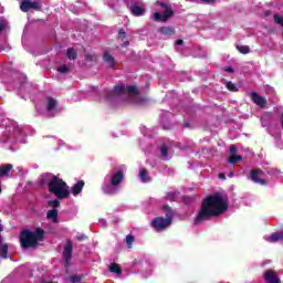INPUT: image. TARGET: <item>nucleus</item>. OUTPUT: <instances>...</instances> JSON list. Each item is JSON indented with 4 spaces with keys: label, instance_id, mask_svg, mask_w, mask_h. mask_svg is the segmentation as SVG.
Returning <instances> with one entry per match:
<instances>
[{
    "label": "nucleus",
    "instance_id": "f257e3e1",
    "mask_svg": "<svg viewBox=\"0 0 283 283\" xmlns=\"http://www.w3.org/2000/svg\"><path fill=\"white\" fill-rule=\"evenodd\" d=\"M229 209V202L224 200L222 193L216 192L209 197H207L202 203L201 208L198 211L195 218V224H202L205 220H209L210 218H217L218 216H222L224 211Z\"/></svg>",
    "mask_w": 283,
    "mask_h": 283
},
{
    "label": "nucleus",
    "instance_id": "f03ea898",
    "mask_svg": "<svg viewBox=\"0 0 283 283\" xmlns=\"http://www.w3.org/2000/svg\"><path fill=\"white\" fill-rule=\"evenodd\" d=\"M43 240H45V230H43V228H36L35 232L24 229L20 233V245L24 251H28V249H36L39 242H43Z\"/></svg>",
    "mask_w": 283,
    "mask_h": 283
},
{
    "label": "nucleus",
    "instance_id": "7ed1b4c3",
    "mask_svg": "<svg viewBox=\"0 0 283 283\" xmlns=\"http://www.w3.org/2000/svg\"><path fill=\"white\" fill-rule=\"evenodd\" d=\"M50 193H53L59 198V200H65L70 198V186L59 178L57 176H53L48 184Z\"/></svg>",
    "mask_w": 283,
    "mask_h": 283
},
{
    "label": "nucleus",
    "instance_id": "20e7f679",
    "mask_svg": "<svg viewBox=\"0 0 283 283\" xmlns=\"http://www.w3.org/2000/svg\"><path fill=\"white\" fill-rule=\"evenodd\" d=\"M163 211L166 212V218L156 217L151 220L150 224L155 231H165L166 229H169V226L174 222V210L169 205L164 206Z\"/></svg>",
    "mask_w": 283,
    "mask_h": 283
},
{
    "label": "nucleus",
    "instance_id": "39448f33",
    "mask_svg": "<svg viewBox=\"0 0 283 283\" xmlns=\"http://www.w3.org/2000/svg\"><path fill=\"white\" fill-rule=\"evenodd\" d=\"M156 6H160V8L165 10L163 13L155 12L153 14V19L154 21H156V23H167V21H169V19H171L176 14V12H174V9H171V4L167 2L157 1Z\"/></svg>",
    "mask_w": 283,
    "mask_h": 283
},
{
    "label": "nucleus",
    "instance_id": "423d86ee",
    "mask_svg": "<svg viewBox=\"0 0 283 283\" xmlns=\"http://www.w3.org/2000/svg\"><path fill=\"white\" fill-rule=\"evenodd\" d=\"M262 177H264V170L260 168H254L250 171V180H252V182H255V185H261L262 187H266L269 181Z\"/></svg>",
    "mask_w": 283,
    "mask_h": 283
},
{
    "label": "nucleus",
    "instance_id": "0eeeda50",
    "mask_svg": "<svg viewBox=\"0 0 283 283\" xmlns=\"http://www.w3.org/2000/svg\"><path fill=\"white\" fill-rule=\"evenodd\" d=\"M127 90L125 87V84H118L113 87V91H108L105 95L106 101H114L116 96H123V94H126Z\"/></svg>",
    "mask_w": 283,
    "mask_h": 283
},
{
    "label": "nucleus",
    "instance_id": "6e6552de",
    "mask_svg": "<svg viewBox=\"0 0 283 283\" xmlns=\"http://www.w3.org/2000/svg\"><path fill=\"white\" fill-rule=\"evenodd\" d=\"M21 12H30V10L41 11V3L32 2L31 0H22L20 3Z\"/></svg>",
    "mask_w": 283,
    "mask_h": 283
},
{
    "label": "nucleus",
    "instance_id": "1a4fd4ad",
    "mask_svg": "<svg viewBox=\"0 0 283 283\" xmlns=\"http://www.w3.org/2000/svg\"><path fill=\"white\" fill-rule=\"evenodd\" d=\"M65 266H70V262H72V255H74V244L72 241H67L64 250H63Z\"/></svg>",
    "mask_w": 283,
    "mask_h": 283
},
{
    "label": "nucleus",
    "instance_id": "9d476101",
    "mask_svg": "<svg viewBox=\"0 0 283 283\" xmlns=\"http://www.w3.org/2000/svg\"><path fill=\"white\" fill-rule=\"evenodd\" d=\"M263 279L265 283H282V281H280V277H277V274H275V271L273 270L265 271L263 274Z\"/></svg>",
    "mask_w": 283,
    "mask_h": 283
},
{
    "label": "nucleus",
    "instance_id": "9b49d317",
    "mask_svg": "<svg viewBox=\"0 0 283 283\" xmlns=\"http://www.w3.org/2000/svg\"><path fill=\"white\" fill-rule=\"evenodd\" d=\"M252 102L258 105V107H261V109H264L266 107V98L263 96H260L256 92L251 93Z\"/></svg>",
    "mask_w": 283,
    "mask_h": 283
},
{
    "label": "nucleus",
    "instance_id": "f8f14e48",
    "mask_svg": "<svg viewBox=\"0 0 283 283\" xmlns=\"http://www.w3.org/2000/svg\"><path fill=\"white\" fill-rule=\"evenodd\" d=\"M123 180H125V174L123 172V170H118L117 172L112 175L111 186L118 187V185H120V182H123Z\"/></svg>",
    "mask_w": 283,
    "mask_h": 283
},
{
    "label": "nucleus",
    "instance_id": "ddd939ff",
    "mask_svg": "<svg viewBox=\"0 0 283 283\" xmlns=\"http://www.w3.org/2000/svg\"><path fill=\"white\" fill-rule=\"evenodd\" d=\"M130 13L133 17H143L145 14V8L138 6L137 3H133L130 6Z\"/></svg>",
    "mask_w": 283,
    "mask_h": 283
},
{
    "label": "nucleus",
    "instance_id": "4468645a",
    "mask_svg": "<svg viewBox=\"0 0 283 283\" xmlns=\"http://www.w3.org/2000/svg\"><path fill=\"white\" fill-rule=\"evenodd\" d=\"M158 32L166 36H174V34H176V29L174 27H161L158 29Z\"/></svg>",
    "mask_w": 283,
    "mask_h": 283
},
{
    "label": "nucleus",
    "instance_id": "2eb2a0df",
    "mask_svg": "<svg viewBox=\"0 0 283 283\" xmlns=\"http://www.w3.org/2000/svg\"><path fill=\"white\" fill-rule=\"evenodd\" d=\"M14 166L12 164H3L0 166V178H3V176H8L10 174V170L13 169Z\"/></svg>",
    "mask_w": 283,
    "mask_h": 283
},
{
    "label": "nucleus",
    "instance_id": "dca6fc26",
    "mask_svg": "<svg viewBox=\"0 0 283 283\" xmlns=\"http://www.w3.org/2000/svg\"><path fill=\"white\" fill-rule=\"evenodd\" d=\"M83 187H85V181L80 180L72 187V193L73 196H78L81 191H83Z\"/></svg>",
    "mask_w": 283,
    "mask_h": 283
},
{
    "label": "nucleus",
    "instance_id": "f3484780",
    "mask_svg": "<svg viewBox=\"0 0 283 283\" xmlns=\"http://www.w3.org/2000/svg\"><path fill=\"white\" fill-rule=\"evenodd\" d=\"M103 192L106 193V196H116V193H118V189L116 188V186H103L102 188Z\"/></svg>",
    "mask_w": 283,
    "mask_h": 283
},
{
    "label": "nucleus",
    "instance_id": "a211bd4d",
    "mask_svg": "<svg viewBox=\"0 0 283 283\" xmlns=\"http://www.w3.org/2000/svg\"><path fill=\"white\" fill-rule=\"evenodd\" d=\"M48 104H46V109L48 112H52L56 109L59 106V101L54 99V97H46Z\"/></svg>",
    "mask_w": 283,
    "mask_h": 283
},
{
    "label": "nucleus",
    "instance_id": "6ab92c4d",
    "mask_svg": "<svg viewBox=\"0 0 283 283\" xmlns=\"http://www.w3.org/2000/svg\"><path fill=\"white\" fill-rule=\"evenodd\" d=\"M48 220H52V222H59V210L51 209L46 212Z\"/></svg>",
    "mask_w": 283,
    "mask_h": 283
},
{
    "label": "nucleus",
    "instance_id": "aec40b11",
    "mask_svg": "<svg viewBox=\"0 0 283 283\" xmlns=\"http://www.w3.org/2000/svg\"><path fill=\"white\" fill-rule=\"evenodd\" d=\"M66 57L69 59V61H76V59L78 57V53L74 48H69L66 50Z\"/></svg>",
    "mask_w": 283,
    "mask_h": 283
},
{
    "label": "nucleus",
    "instance_id": "412c9836",
    "mask_svg": "<svg viewBox=\"0 0 283 283\" xmlns=\"http://www.w3.org/2000/svg\"><path fill=\"white\" fill-rule=\"evenodd\" d=\"M105 63H108V67H114L116 65V60L109 54V52H105L103 56Z\"/></svg>",
    "mask_w": 283,
    "mask_h": 283
},
{
    "label": "nucleus",
    "instance_id": "4be33fe9",
    "mask_svg": "<svg viewBox=\"0 0 283 283\" xmlns=\"http://www.w3.org/2000/svg\"><path fill=\"white\" fill-rule=\"evenodd\" d=\"M139 178L142 182H151V177L149 176V172L145 168L139 171Z\"/></svg>",
    "mask_w": 283,
    "mask_h": 283
},
{
    "label": "nucleus",
    "instance_id": "5701e85b",
    "mask_svg": "<svg viewBox=\"0 0 283 283\" xmlns=\"http://www.w3.org/2000/svg\"><path fill=\"white\" fill-rule=\"evenodd\" d=\"M109 271L111 273H116V275L123 274V269H120V265H118L117 263H112L109 265Z\"/></svg>",
    "mask_w": 283,
    "mask_h": 283
},
{
    "label": "nucleus",
    "instance_id": "b1692460",
    "mask_svg": "<svg viewBox=\"0 0 283 283\" xmlns=\"http://www.w3.org/2000/svg\"><path fill=\"white\" fill-rule=\"evenodd\" d=\"M280 240H283V232H273L270 235V242H280Z\"/></svg>",
    "mask_w": 283,
    "mask_h": 283
},
{
    "label": "nucleus",
    "instance_id": "393cba45",
    "mask_svg": "<svg viewBox=\"0 0 283 283\" xmlns=\"http://www.w3.org/2000/svg\"><path fill=\"white\" fill-rule=\"evenodd\" d=\"M180 196V192L178 191H170L166 193V200H169V202H176V198Z\"/></svg>",
    "mask_w": 283,
    "mask_h": 283
},
{
    "label": "nucleus",
    "instance_id": "a878e982",
    "mask_svg": "<svg viewBox=\"0 0 283 283\" xmlns=\"http://www.w3.org/2000/svg\"><path fill=\"white\" fill-rule=\"evenodd\" d=\"M242 156L241 155H231L229 157L230 165H235L237 163H241Z\"/></svg>",
    "mask_w": 283,
    "mask_h": 283
},
{
    "label": "nucleus",
    "instance_id": "bb28decb",
    "mask_svg": "<svg viewBox=\"0 0 283 283\" xmlns=\"http://www.w3.org/2000/svg\"><path fill=\"white\" fill-rule=\"evenodd\" d=\"M237 50L241 54H249L251 52V48H249V45H237Z\"/></svg>",
    "mask_w": 283,
    "mask_h": 283
},
{
    "label": "nucleus",
    "instance_id": "cd10ccee",
    "mask_svg": "<svg viewBox=\"0 0 283 283\" xmlns=\"http://www.w3.org/2000/svg\"><path fill=\"white\" fill-rule=\"evenodd\" d=\"M134 242H136V237H134V234L126 235V245L128 249H132Z\"/></svg>",
    "mask_w": 283,
    "mask_h": 283
},
{
    "label": "nucleus",
    "instance_id": "c85d7f7f",
    "mask_svg": "<svg viewBox=\"0 0 283 283\" xmlns=\"http://www.w3.org/2000/svg\"><path fill=\"white\" fill-rule=\"evenodd\" d=\"M0 258H2V260H8V244H3L0 248Z\"/></svg>",
    "mask_w": 283,
    "mask_h": 283
},
{
    "label": "nucleus",
    "instance_id": "c756f323",
    "mask_svg": "<svg viewBox=\"0 0 283 283\" xmlns=\"http://www.w3.org/2000/svg\"><path fill=\"white\" fill-rule=\"evenodd\" d=\"M226 87L229 90V92H238V86H235L233 82H226Z\"/></svg>",
    "mask_w": 283,
    "mask_h": 283
},
{
    "label": "nucleus",
    "instance_id": "7c9ffc66",
    "mask_svg": "<svg viewBox=\"0 0 283 283\" xmlns=\"http://www.w3.org/2000/svg\"><path fill=\"white\" fill-rule=\"evenodd\" d=\"M126 92L129 95L136 96V94H138V88L136 86H127Z\"/></svg>",
    "mask_w": 283,
    "mask_h": 283
},
{
    "label": "nucleus",
    "instance_id": "2f4dec72",
    "mask_svg": "<svg viewBox=\"0 0 283 283\" xmlns=\"http://www.w3.org/2000/svg\"><path fill=\"white\" fill-rule=\"evenodd\" d=\"M117 39H120V41H125V39H127V32H125V29L118 30Z\"/></svg>",
    "mask_w": 283,
    "mask_h": 283
},
{
    "label": "nucleus",
    "instance_id": "473e14b6",
    "mask_svg": "<svg viewBox=\"0 0 283 283\" xmlns=\"http://www.w3.org/2000/svg\"><path fill=\"white\" fill-rule=\"evenodd\" d=\"M49 207H52L53 209H56V208L61 207V201H59V199L50 200L49 201Z\"/></svg>",
    "mask_w": 283,
    "mask_h": 283
},
{
    "label": "nucleus",
    "instance_id": "72a5a7b5",
    "mask_svg": "<svg viewBox=\"0 0 283 283\" xmlns=\"http://www.w3.org/2000/svg\"><path fill=\"white\" fill-rule=\"evenodd\" d=\"M274 23H277V25H282L283 28V15L274 14Z\"/></svg>",
    "mask_w": 283,
    "mask_h": 283
},
{
    "label": "nucleus",
    "instance_id": "f704fd0d",
    "mask_svg": "<svg viewBox=\"0 0 283 283\" xmlns=\"http://www.w3.org/2000/svg\"><path fill=\"white\" fill-rule=\"evenodd\" d=\"M160 151H161V156L164 158H167V156H169V151H168L167 145H161L160 146Z\"/></svg>",
    "mask_w": 283,
    "mask_h": 283
},
{
    "label": "nucleus",
    "instance_id": "c9c22d12",
    "mask_svg": "<svg viewBox=\"0 0 283 283\" xmlns=\"http://www.w3.org/2000/svg\"><path fill=\"white\" fill-rule=\"evenodd\" d=\"M57 72L60 74H67V72H70V67H67V65H62L61 67L57 69Z\"/></svg>",
    "mask_w": 283,
    "mask_h": 283
},
{
    "label": "nucleus",
    "instance_id": "e433bc0d",
    "mask_svg": "<svg viewBox=\"0 0 283 283\" xmlns=\"http://www.w3.org/2000/svg\"><path fill=\"white\" fill-rule=\"evenodd\" d=\"M230 154H231V156H235L238 154V146L231 145L230 146Z\"/></svg>",
    "mask_w": 283,
    "mask_h": 283
},
{
    "label": "nucleus",
    "instance_id": "4c0bfd02",
    "mask_svg": "<svg viewBox=\"0 0 283 283\" xmlns=\"http://www.w3.org/2000/svg\"><path fill=\"white\" fill-rule=\"evenodd\" d=\"M75 240H77V242H83V240H87V235H85V234H77L75 237Z\"/></svg>",
    "mask_w": 283,
    "mask_h": 283
},
{
    "label": "nucleus",
    "instance_id": "58836bf2",
    "mask_svg": "<svg viewBox=\"0 0 283 283\" xmlns=\"http://www.w3.org/2000/svg\"><path fill=\"white\" fill-rule=\"evenodd\" d=\"M84 57H85V61H88V62L94 61V55H92V54H90V53H86V54L84 55Z\"/></svg>",
    "mask_w": 283,
    "mask_h": 283
},
{
    "label": "nucleus",
    "instance_id": "ea45409f",
    "mask_svg": "<svg viewBox=\"0 0 283 283\" xmlns=\"http://www.w3.org/2000/svg\"><path fill=\"white\" fill-rule=\"evenodd\" d=\"M71 282H73V283H78V282H81V276H77V275L72 276V277H71Z\"/></svg>",
    "mask_w": 283,
    "mask_h": 283
},
{
    "label": "nucleus",
    "instance_id": "a19ab883",
    "mask_svg": "<svg viewBox=\"0 0 283 283\" xmlns=\"http://www.w3.org/2000/svg\"><path fill=\"white\" fill-rule=\"evenodd\" d=\"M223 70H224V72H228L229 74H233V72H235V70L231 66L230 67H224Z\"/></svg>",
    "mask_w": 283,
    "mask_h": 283
},
{
    "label": "nucleus",
    "instance_id": "79ce46f5",
    "mask_svg": "<svg viewBox=\"0 0 283 283\" xmlns=\"http://www.w3.org/2000/svg\"><path fill=\"white\" fill-rule=\"evenodd\" d=\"M220 180H227V175L224 172L219 174Z\"/></svg>",
    "mask_w": 283,
    "mask_h": 283
},
{
    "label": "nucleus",
    "instance_id": "37998d69",
    "mask_svg": "<svg viewBox=\"0 0 283 283\" xmlns=\"http://www.w3.org/2000/svg\"><path fill=\"white\" fill-rule=\"evenodd\" d=\"M203 3H216V0H201Z\"/></svg>",
    "mask_w": 283,
    "mask_h": 283
},
{
    "label": "nucleus",
    "instance_id": "c03bdc74",
    "mask_svg": "<svg viewBox=\"0 0 283 283\" xmlns=\"http://www.w3.org/2000/svg\"><path fill=\"white\" fill-rule=\"evenodd\" d=\"M127 46H129V41H124V43L122 44V48H127Z\"/></svg>",
    "mask_w": 283,
    "mask_h": 283
},
{
    "label": "nucleus",
    "instance_id": "a18cd8bd",
    "mask_svg": "<svg viewBox=\"0 0 283 283\" xmlns=\"http://www.w3.org/2000/svg\"><path fill=\"white\" fill-rule=\"evenodd\" d=\"M3 30H6V24L4 23H0V32H3Z\"/></svg>",
    "mask_w": 283,
    "mask_h": 283
},
{
    "label": "nucleus",
    "instance_id": "49530a36",
    "mask_svg": "<svg viewBox=\"0 0 283 283\" xmlns=\"http://www.w3.org/2000/svg\"><path fill=\"white\" fill-rule=\"evenodd\" d=\"M182 43H185V41H182L180 39L176 41V45H182Z\"/></svg>",
    "mask_w": 283,
    "mask_h": 283
},
{
    "label": "nucleus",
    "instance_id": "de8ad7c7",
    "mask_svg": "<svg viewBox=\"0 0 283 283\" xmlns=\"http://www.w3.org/2000/svg\"><path fill=\"white\" fill-rule=\"evenodd\" d=\"M230 178H233V176H235V174H233V171L229 172L228 175Z\"/></svg>",
    "mask_w": 283,
    "mask_h": 283
},
{
    "label": "nucleus",
    "instance_id": "09e8293b",
    "mask_svg": "<svg viewBox=\"0 0 283 283\" xmlns=\"http://www.w3.org/2000/svg\"><path fill=\"white\" fill-rule=\"evenodd\" d=\"M184 126H185V127H189V123H185Z\"/></svg>",
    "mask_w": 283,
    "mask_h": 283
},
{
    "label": "nucleus",
    "instance_id": "8fccbe9b",
    "mask_svg": "<svg viewBox=\"0 0 283 283\" xmlns=\"http://www.w3.org/2000/svg\"><path fill=\"white\" fill-rule=\"evenodd\" d=\"M3 231V226L0 224V232Z\"/></svg>",
    "mask_w": 283,
    "mask_h": 283
},
{
    "label": "nucleus",
    "instance_id": "3c124183",
    "mask_svg": "<svg viewBox=\"0 0 283 283\" xmlns=\"http://www.w3.org/2000/svg\"><path fill=\"white\" fill-rule=\"evenodd\" d=\"M281 120H282V123H283V113L281 114Z\"/></svg>",
    "mask_w": 283,
    "mask_h": 283
}]
</instances>
